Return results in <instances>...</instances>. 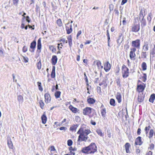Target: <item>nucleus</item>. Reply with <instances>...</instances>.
<instances>
[{
	"instance_id": "6e6552de",
	"label": "nucleus",
	"mask_w": 155,
	"mask_h": 155,
	"mask_svg": "<svg viewBox=\"0 0 155 155\" xmlns=\"http://www.w3.org/2000/svg\"><path fill=\"white\" fill-rule=\"evenodd\" d=\"M146 87L145 84H143V85L140 84L137 85V90L139 93L143 91Z\"/></svg>"
},
{
	"instance_id": "72a5a7b5",
	"label": "nucleus",
	"mask_w": 155,
	"mask_h": 155,
	"mask_svg": "<svg viewBox=\"0 0 155 155\" xmlns=\"http://www.w3.org/2000/svg\"><path fill=\"white\" fill-rule=\"evenodd\" d=\"M144 16H143V18L142 20L141 21L142 26L144 27L146 25V21L145 19H143Z\"/></svg>"
},
{
	"instance_id": "423d86ee",
	"label": "nucleus",
	"mask_w": 155,
	"mask_h": 155,
	"mask_svg": "<svg viewBox=\"0 0 155 155\" xmlns=\"http://www.w3.org/2000/svg\"><path fill=\"white\" fill-rule=\"evenodd\" d=\"M70 23L69 21L65 24L66 29L67 31V33L68 34H70L72 31V26L71 25H70L69 26H68Z\"/></svg>"
},
{
	"instance_id": "6e6d98bb",
	"label": "nucleus",
	"mask_w": 155,
	"mask_h": 155,
	"mask_svg": "<svg viewBox=\"0 0 155 155\" xmlns=\"http://www.w3.org/2000/svg\"><path fill=\"white\" fill-rule=\"evenodd\" d=\"M23 59L25 63H27L28 62V58L23 56Z\"/></svg>"
},
{
	"instance_id": "49530a36",
	"label": "nucleus",
	"mask_w": 155,
	"mask_h": 155,
	"mask_svg": "<svg viewBox=\"0 0 155 155\" xmlns=\"http://www.w3.org/2000/svg\"><path fill=\"white\" fill-rule=\"evenodd\" d=\"M73 142L71 140H68V146H71Z\"/></svg>"
},
{
	"instance_id": "680f3d73",
	"label": "nucleus",
	"mask_w": 155,
	"mask_h": 155,
	"mask_svg": "<svg viewBox=\"0 0 155 155\" xmlns=\"http://www.w3.org/2000/svg\"><path fill=\"white\" fill-rule=\"evenodd\" d=\"M127 0H122L121 2V5H124L125 3L127 2Z\"/></svg>"
},
{
	"instance_id": "bf43d9fd",
	"label": "nucleus",
	"mask_w": 155,
	"mask_h": 155,
	"mask_svg": "<svg viewBox=\"0 0 155 155\" xmlns=\"http://www.w3.org/2000/svg\"><path fill=\"white\" fill-rule=\"evenodd\" d=\"M116 83L118 85H119V86H120V79L118 78L116 80Z\"/></svg>"
},
{
	"instance_id": "8fccbe9b",
	"label": "nucleus",
	"mask_w": 155,
	"mask_h": 155,
	"mask_svg": "<svg viewBox=\"0 0 155 155\" xmlns=\"http://www.w3.org/2000/svg\"><path fill=\"white\" fill-rule=\"evenodd\" d=\"M101 63L100 61H98L97 63V65L98 69H100V66H101Z\"/></svg>"
},
{
	"instance_id": "aec40b11",
	"label": "nucleus",
	"mask_w": 155,
	"mask_h": 155,
	"mask_svg": "<svg viewBox=\"0 0 155 155\" xmlns=\"http://www.w3.org/2000/svg\"><path fill=\"white\" fill-rule=\"evenodd\" d=\"M17 100L19 104L22 103L23 101V97L22 95H19L17 97Z\"/></svg>"
},
{
	"instance_id": "a878e982",
	"label": "nucleus",
	"mask_w": 155,
	"mask_h": 155,
	"mask_svg": "<svg viewBox=\"0 0 155 155\" xmlns=\"http://www.w3.org/2000/svg\"><path fill=\"white\" fill-rule=\"evenodd\" d=\"M155 99V94H152L149 99V101L151 103H153V101Z\"/></svg>"
},
{
	"instance_id": "a18cd8bd",
	"label": "nucleus",
	"mask_w": 155,
	"mask_h": 155,
	"mask_svg": "<svg viewBox=\"0 0 155 155\" xmlns=\"http://www.w3.org/2000/svg\"><path fill=\"white\" fill-rule=\"evenodd\" d=\"M67 38L68 43L72 41V37L71 35L68 36L67 37Z\"/></svg>"
},
{
	"instance_id": "69168bd1",
	"label": "nucleus",
	"mask_w": 155,
	"mask_h": 155,
	"mask_svg": "<svg viewBox=\"0 0 155 155\" xmlns=\"http://www.w3.org/2000/svg\"><path fill=\"white\" fill-rule=\"evenodd\" d=\"M69 154H70V155H74L75 153L74 152H73L72 151H70V153Z\"/></svg>"
},
{
	"instance_id": "9b49d317",
	"label": "nucleus",
	"mask_w": 155,
	"mask_h": 155,
	"mask_svg": "<svg viewBox=\"0 0 155 155\" xmlns=\"http://www.w3.org/2000/svg\"><path fill=\"white\" fill-rule=\"evenodd\" d=\"M36 46V42L35 41H34L31 44L30 48L32 49V50H30V51L31 52H34L35 48Z\"/></svg>"
},
{
	"instance_id": "dca6fc26",
	"label": "nucleus",
	"mask_w": 155,
	"mask_h": 155,
	"mask_svg": "<svg viewBox=\"0 0 155 155\" xmlns=\"http://www.w3.org/2000/svg\"><path fill=\"white\" fill-rule=\"evenodd\" d=\"M116 98L119 103L121 101V95L120 93L117 92L116 95Z\"/></svg>"
},
{
	"instance_id": "f3484780",
	"label": "nucleus",
	"mask_w": 155,
	"mask_h": 155,
	"mask_svg": "<svg viewBox=\"0 0 155 155\" xmlns=\"http://www.w3.org/2000/svg\"><path fill=\"white\" fill-rule=\"evenodd\" d=\"M57 60L58 58L57 56L55 55H53L51 59L52 64L54 65L56 64L57 62Z\"/></svg>"
},
{
	"instance_id": "4be33fe9",
	"label": "nucleus",
	"mask_w": 155,
	"mask_h": 155,
	"mask_svg": "<svg viewBox=\"0 0 155 155\" xmlns=\"http://www.w3.org/2000/svg\"><path fill=\"white\" fill-rule=\"evenodd\" d=\"M41 120L42 123L44 124H45L47 121V118L45 114H43L41 116Z\"/></svg>"
},
{
	"instance_id": "4d7b16f0",
	"label": "nucleus",
	"mask_w": 155,
	"mask_h": 155,
	"mask_svg": "<svg viewBox=\"0 0 155 155\" xmlns=\"http://www.w3.org/2000/svg\"><path fill=\"white\" fill-rule=\"evenodd\" d=\"M56 150L54 146H51V151H54Z\"/></svg>"
},
{
	"instance_id": "5fc2aeb1",
	"label": "nucleus",
	"mask_w": 155,
	"mask_h": 155,
	"mask_svg": "<svg viewBox=\"0 0 155 155\" xmlns=\"http://www.w3.org/2000/svg\"><path fill=\"white\" fill-rule=\"evenodd\" d=\"M151 128V127L150 125H149L148 127H145L144 129V130L145 131H148L150 130Z\"/></svg>"
},
{
	"instance_id": "603ef678",
	"label": "nucleus",
	"mask_w": 155,
	"mask_h": 155,
	"mask_svg": "<svg viewBox=\"0 0 155 155\" xmlns=\"http://www.w3.org/2000/svg\"><path fill=\"white\" fill-rule=\"evenodd\" d=\"M154 147V145L153 144L151 143L150 145V147H149V149H150V150H152L153 149Z\"/></svg>"
},
{
	"instance_id": "79ce46f5",
	"label": "nucleus",
	"mask_w": 155,
	"mask_h": 155,
	"mask_svg": "<svg viewBox=\"0 0 155 155\" xmlns=\"http://www.w3.org/2000/svg\"><path fill=\"white\" fill-rule=\"evenodd\" d=\"M59 41L61 42H63L64 43H68V41L66 40V39L64 38H61L59 40Z\"/></svg>"
},
{
	"instance_id": "20e7f679",
	"label": "nucleus",
	"mask_w": 155,
	"mask_h": 155,
	"mask_svg": "<svg viewBox=\"0 0 155 155\" xmlns=\"http://www.w3.org/2000/svg\"><path fill=\"white\" fill-rule=\"evenodd\" d=\"M140 45V40L139 39H137L135 41H133L132 42V46L137 49H139Z\"/></svg>"
},
{
	"instance_id": "c9c22d12",
	"label": "nucleus",
	"mask_w": 155,
	"mask_h": 155,
	"mask_svg": "<svg viewBox=\"0 0 155 155\" xmlns=\"http://www.w3.org/2000/svg\"><path fill=\"white\" fill-rule=\"evenodd\" d=\"M61 92L60 91H57L55 93V96L56 98H58L60 97Z\"/></svg>"
},
{
	"instance_id": "9d476101",
	"label": "nucleus",
	"mask_w": 155,
	"mask_h": 155,
	"mask_svg": "<svg viewBox=\"0 0 155 155\" xmlns=\"http://www.w3.org/2000/svg\"><path fill=\"white\" fill-rule=\"evenodd\" d=\"M123 40V36L122 35V34H120L117 40V42L118 44V45L119 46L122 42Z\"/></svg>"
},
{
	"instance_id": "2eb2a0df",
	"label": "nucleus",
	"mask_w": 155,
	"mask_h": 155,
	"mask_svg": "<svg viewBox=\"0 0 155 155\" xmlns=\"http://www.w3.org/2000/svg\"><path fill=\"white\" fill-rule=\"evenodd\" d=\"M69 108L74 113H76L78 112L79 110L77 108L73 107L72 105L69 107Z\"/></svg>"
},
{
	"instance_id": "774afa93",
	"label": "nucleus",
	"mask_w": 155,
	"mask_h": 155,
	"mask_svg": "<svg viewBox=\"0 0 155 155\" xmlns=\"http://www.w3.org/2000/svg\"><path fill=\"white\" fill-rule=\"evenodd\" d=\"M152 152L151 151H149L147 154L146 155H152Z\"/></svg>"
},
{
	"instance_id": "5701e85b",
	"label": "nucleus",
	"mask_w": 155,
	"mask_h": 155,
	"mask_svg": "<svg viewBox=\"0 0 155 155\" xmlns=\"http://www.w3.org/2000/svg\"><path fill=\"white\" fill-rule=\"evenodd\" d=\"M78 125L77 124H74L72 125L70 128V130L72 131H75Z\"/></svg>"
},
{
	"instance_id": "bb28decb",
	"label": "nucleus",
	"mask_w": 155,
	"mask_h": 155,
	"mask_svg": "<svg viewBox=\"0 0 155 155\" xmlns=\"http://www.w3.org/2000/svg\"><path fill=\"white\" fill-rule=\"evenodd\" d=\"M41 45L40 38L38 39V41L37 48L38 50H40L41 48Z\"/></svg>"
},
{
	"instance_id": "3c124183",
	"label": "nucleus",
	"mask_w": 155,
	"mask_h": 155,
	"mask_svg": "<svg viewBox=\"0 0 155 155\" xmlns=\"http://www.w3.org/2000/svg\"><path fill=\"white\" fill-rule=\"evenodd\" d=\"M19 0H13V3L14 5L17 6Z\"/></svg>"
},
{
	"instance_id": "7ed1b4c3",
	"label": "nucleus",
	"mask_w": 155,
	"mask_h": 155,
	"mask_svg": "<svg viewBox=\"0 0 155 155\" xmlns=\"http://www.w3.org/2000/svg\"><path fill=\"white\" fill-rule=\"evenodd\" d=\"M89 147L90 153H94L97 151V146L94 143H91Z\"/></svg>"
},
{
	"instance_id": "c756f323",
	"label": "nucleus",
	"mask_w": 155,
	"mask_h": 155,
	"mask_svg": "<svg viewBox=\"0 0 155 155\" xmlns=\"http://www.w3.org/2000/svg\"><path fill=\"white\" fill-rule=\"evenodd\" d=\"M152 14L151 13H150L148 14V15L147 18L148 21H149V22H151L152 19Z\"/></svg>"
},
{
	"instance_id": "864d4df0",
	"label": "nucleus",
	"mask_w": 155,
	"mask_h": 155,
	"mask_svg": "<svg viewBox=\"0 0 155 155\" xmlns=\"http://www.w3.org/2000/svg\"><path fill=\"white\" fill-rule=\"evenodd\" d=\"M23 51L24 52H26L27 51V48L26 46H24L22 49Z\"/></svg>"
},
{
	"instance_id": "cd10ccee",
	"label": "nucleus",
	"mask_w": 155,
	"mask_h": 155,
	"mask_svg": "<svg viewBox=\"0 0 155 155\" xmlns=\"http://www.w3.org/2000/svg\"><path fill=\"white\" fill-rule=\"evenodd\" d=\"M56 23L59 27H61L63 25L62 21L60 19H59L57 21Z\"/></svg>"
},
{
	"instance_id": "de8ad7c7",
	"label": "nucleus",
	"mask_w": 155,
	"mask_h": 155,
	"mask_svg": "<svg viewBox=\"0 0 155 155\" xmlns=\"http://www.w3.org/2000/svg\"><path fill=\"white\" fill-rule=\"evenodd\" d=\"M84 79L85 80V81H86V83H87V85H88V79H87V77L86 76V74H85V73H84Z\"/></svg>"
},
{
	"instance_id": "2f4dec72",
	"label": "nucleus",
	"mask_w": 155,
	"mask_h": 155,
	"mask_svg": "<svg viewBox=\"0 0 155 155\" xmlns=\"http://www.w3.org/2000/svg\"><path fill=\"white\" fill-rule=\"evenodd\" d=\"M154 133V130L153 129H151L150 130V132H149V138L150 139L151 138H152L153 134Z\"/></svg>"
},
{
	"instance_id": "13d9d810",
	"label": "nucleus",
	"mask_w": 155,
	"mask_h": 155,
	"mask_svg": "<svg viewBox=\"0 0 155 155\" xmlns=\"http://www.w3.org/2000/svg\"><path fill=\"white\" fill-rule=\"evenodd\" d=\"M141 129L140 128H138L137 129V134L138 135H140L141 134Z\"/></svg>"
},
{
	"instance_id": "393cba45",
	"label": "nucleus",
	"mask_w": 155,
	"mask_h": 155,
	"mask_svg": "<svg viewBox=\"0 0 155 155\" xmlns=\"http://www.w3.org/2000/svg\"><path fill=\"white\" fill-rule=\"evenodd\" d=\"M51 77L52 78H54L55 77V67L54 66L53 67L52 69L51 74Z\"/></svg>"
},
{
	"instance_id": "e2e57ef3",
	"label": "nucleus",
	"mask_w": 155,
	"mask_h": 155,
	"mask_svg": "<svg viewBox=\"0 0 155 155\" xmlns=\"http://www.w3.org/2000/svg\"><path fill=\"white\" fill-rule=\"evenodd\" d=\"M60 130H65L66 129V128L64 127H62L60 128Z\"/></svg>"
},
{
	"instance_id": "f257e3e1",
	"label": "nucleus",
	"mask_w": 155,
	"mask_h": 155,
	"mask_svg": "<svg viewBox=\"0 0 155 155\" xmlns=\"http://www.w3.org/2000/svg\"><path fill=\"white\" fill-rule=\"evenodd\" d=\"M91 132L89 130H84L83 128L81 127L77 133V134H79L77 142V144L80 145L81 142H86L88 138L87 135Z\"/></svg>"
},
{
	"instance_id": "4468645a",
	"label": "nucleus",
	"mask_w": 155,
	"mask_h": 155,
	"mask_svg": "<svg viewBox=\"0 0 155 155\" xmlns=\"http://www.w3.org/2000/svg\"><path fill=\"white\" fill-rule=\"evenodd\" d=\"M110 68V65L108 61L104 65V69L106 71H109Z\"/></svg>"
},
{
	"instance_id": "7c9ffc66",
	"label": "nucleus",
	"mask_w": 155,
	"mask_h": 155,
	"mask_svg": "<svg viewBox=\"0 0 155 155\" xmlns=\"http://www.w3.org/2000/svg\"><path fill=\"white\" fill-rule=\"evenodd\" d=\"M49 48L50 50L53 52H55L56 51V49L54 48V46L50 45L49 46Z\"/></svg>"
},
{
	"instance_id": "58836bf2",
	"label": "nucleus",
	"mask_w": 155,
	"mask_h": 155,
	"mask_svg": "<svg viewBox=\"0 0 155 155\" xmlns=\"http://www.w3.org/2000/svg\"><path fill=\"white\" fill-rule=\"evenodd\" d=\"M39 104L40 105V107L41 109H43V107L44 106L45 104L42 100H40L39 101Z\"/></svg>"
},
{
	"instance_id": "6ab92c4d",
	"label": "nucleus",
	"mask_w": 155,
	"mask_h": 155,
	"mask_svg": "<svg viewBox=\"0 0 155 155\" xmlns=\"http://www.w3.org/2000/svg\"><path fill=\"white\" fill-rule=\"evenodd\" d=\"M130 146V144L128 143H127L125 144V147L127 153H130V151L129 150V148Z\"/></svg>"
},
{
	"instance_id": "f704fd0d",
	"label": "nucleus",
	"mask_w": 155,
	"mask_h": 155,
	"mask_svg": "<svg viewBox=\"0 0 155 155\" xmlns=\"http://www.w3.org/2000/svg\"><path fill=\"white\" fill-rule=\"evenodd\" d=\"M110 104L111 105L113 106H114L115 105V101L113 99H110Z\"/></svg>"
},
{
	"instance_id": "b1692460",
	"label": "nucleus",
	"mask_w": 155,
	"mask_h": 155,
	"mask_svg": "<svg viewBox=\"0 0 155 155\" xmlns=\"http://www.w3.org/2000/svg\"><path fill=\"white\" fill-rule=\"evenodd\" d=\"M8 145L10 149L13 148V144L10 138L8 140Z\"/></svg>"
},
{
	"instance_id": "052dcab7",
	"label": "nucleus",
	"mask_w": 155,
	"mask_h": 155,
	"mask_svg": "<svg viewBox=\"0 0 155 155\" xmlns=\"http://www.w3.org/2000/svg\"><path fill=\"white\" fill-rule=\"evenodd\" d=\"M131 51H132V52H134L136 50V48H132L130 49Z\"/></svg>"
},
{
	"instance_id": "4c0bfd02",
	"label": "nucleus",
	"mask_w": 155,
	"mask_h": 155,
	"mask_svg": "<svg viewBox=\"0 0 155 155\" xmlns=\"http://www.w3.org/2000/svg\"><path fill=\"white\" fill-rule=\"evenodd\" d=\"M37 66L38 68L40 70L41 68V62L40 61H39L38 63L37 64Z\"/></svg>"
},
{
	"instance_id": "473e14b6",
	"label": "nucleus",
	"mask_w": 155,
	"mask_h": 155,
	"mask_svg": "<svg viewBox=\"0 0 155 155\" xmlns=\"http://www.w3.org/2000/svg\"><path fill=\"white\" fill-rule=\"evenodd\" d=\"M101 112L102 116L103 117H105V115L106 113V109L105 108L102 109Z\"/></svg>"
},
{
	"instance_id": "39448f33",
	"label": "nucleus",
	"mask_w": 155,
	"mask_h": 155,
	"mask_svg": "<svg viewBox=\"0 0 155 155\" xmlns=\"http://www.w3.org/2000/svg\"><path fill=\"white\" fill-rule=\"evenodd\" d=\"M140 29V25L139 24H134L131 26V31L132 32H137Z\"/></svg>"
},
{
	"instance_id": "c85d7f7f",
	"label": "nucleus",
	"mask_w": 155,
	"mask_h": 155,
	"mask_svg": "<svg viewBox=\"0 0 155 155\" xmlns=\"http://www.w3.org/2000/svg\"><path fill=\"white\" fill-rule=\"evenodd\" d=\"M87 101L89 104H93L95 102V100L92 98H89L87 100Z\"/></svg>"
},
{
	"instance_id": "ddd939ff",
	"label": "nucleus",
	"mask_w": 155,
	"mask_h": 155,
	"mask_svg": "<svg viewBox=\"0 0 155 155\" xmlns=\"http://www.w3.org/2000/svg\"><path fill=\"white\" fill-rule=\"evenodd\" d=\"M89 147L88 146L83 148L81 150L82 152L85 154L90 153V151L89 149Z\"/></svg>"
},
{
	"instance_id": "ea45409f",
	"label": "nucleus",
	"mask_w": 155,
	"mask_h": 155,
	"mask_svg": "<svg viewBox=\"0 0 155 155\" xmlns=\"http://www.w3.org/2000/svg\"><path fill=\"white\" fill-rule=\"evenodd\" d=\"M37 84L39 90L41 91H42L43 90V89L41 87V82H37Z\"/></svg>"
},
{
	"instance_id": "412c9836",
	"label": "nucleus",
	"mask_w": 155,
	"mask_h": 155,
	"mask_svg": "<svg viewBox=\"0 0 155 155\" xmlns=\"http://www.w3.org/2000/svg\"><path fill=\"white\" fill-rule=\"evenodd\" d=\"M136 54L134 52L130 51V57L131 60H135V57Z\"/></svg>"
},
{
	"instance_id": "0e129e2a",
	"label": "nucleus",
	"mask_w": 155,
	"mask_h": 155,
	"mask_svg": "<svg viewBox=\"0 0 155 155\" xmlns=\"http://www.w3.org/2000/svg\"><path fill=\"white\" fill-rule=\"evenodd\" d=\"M82 32L80 30L79 31L77 34V37H78L79 36L81 33Z\"/></svg>"
},
{
	"instance_id": "a211bd4d",
	"label": "nucleus",
	"mask_w": 155,
	"mask_h": 155,
	"mask_svg": "<svg viewBox=\"0 0 155 155\" xmlns=\"http://www.w3.org/2000/svg\"><path fill=\"white\" fill-rule=\"evenodd\" d=\"M143 50L144 51H147L148 50V45L147 42H144V45L143 46Z\"/></svg>"
},
{
	"instance_id": "37998d69",
	"label": "nucleus",
	"mask_w": 155,
	"mask_h": 155,
	"mask_svg": "<svg viewBox=\"0 0 155 155\" xmlns=\"http://www.w3.org/2000/svg\"><path fill=\"white\" fill-rule=\"evenodd\" d=\"M143 100V98L142 96H139L138 97V101L140 102H142Z\"/></svg>"
},
{
	"instance_id": "e433bc0d",
	"label": "nucleus",
	"mask_w": 155,
	"mask_h": 155,
	"mask_svg": "<svg viewBox=\"0 0 155 155\" xmlns=\"http://www.w3.org/2000/svg\"><path fill=\"white\" fill-rule=\"evenodd\" d=\"M142 67L143 70H145L147 69V65L146 63L143 62L142 64Z\"/></svg>"
},
{
	"instance_id": "1a4fd4ad",
	"label": "nucleus",
	"mask_w": 155,
	"mask_h": 155,
	"mask_svg": "<svg viewBox=\"0 0 155 155\" xmlns=\"http://www.w3.org/2000/svg\"><path fill=\"white\" fill-rule=\"evenodd\" d=\"M143 143L141 137L139 136L136 139L135 143L136 145H141Z\"/></svg>"
},
{
	"instance_id": "09e8293b",
	"label": "nucleus",
	"mask_w": 155,
	"mask_h": 155,
	"mask_svg": "<svg viewBox=\"0 0 155 155\" xmlns=\"http://www.w3.org/2000/svg\"><path fill=\"white\" fill-rule=\"evenodd\" d=\"M147 75L146 74H143V76L142 77L143 81V82H145L147 79Z\"/></svg>"
},
{
	"instance_id": "0eeeda50",
	"label": "nucleus",
	"mask_w": 155,
	"mask_h": 155,
	"mask_svg": "<svg viewBox=\"0 0 155 155\" xmlns=\"http://www.w3.org/2000/svg\"><path fill=\"white\" fill-rule=\"evenodd\" d=\"M92 108L87 107L83 109V113L84 115H88L91 112Z\"/></svg>"
},
{
	"instance_id": "a19ab883",
	"label": "nucleus",
	"mask_w": 155,
	"mask_h": 155,
	"mask_svg": "<svg viewBox=\"0 0 155 155\" xmlns=\"http://www.w3.org/2000/svg\"><path fill=\"white\" fill-rule=\"evenodd\" d=\"M96 132L97 134L100 135V136L101 137H103V133L99 129L97 130H96Z\"/></svg>"
},
{
	"instance_id": "f8f14e48",
	"label": "nucleus",
	"mask_w": 155,
	"mask_h": 155,
	"mask_svg": "<svg viewBox=\"0 0 155 155\" xmlns=\"http://www.w3.org/2000/svg\"><path fill=\"white\" fill-rule=\"evenodd\" d=\"M45 101L46 103L49 102L51 101V97L50 95L48 94H45Z\"/></svg>"
},
{
	"instance_id": "338daca9",
	"label": "nucleus",
	"mask_w": 155,
	"mask_h": 155,
	"mask_svg": "<svg viewBox=\"0 0 155 155\" xmlns=\"http://www.w3.org/2000/svg\"><path fill=\"white\" fill-rule=\"evenodd\" d=\"M91 123L92 124L94 125H95L96 124V122H95L93 121V120H92L91 121Z\"/></svg>"
},
{
	"instance_id": "f03ea898",
	"label": "nucleus",
	"mask_w": 155,
	"mask_h": 155,
	"mask_svg": "<svg viewBox=\"0 0 155 155\" xmlns=\"http://www.w3.org/2000/svg\"><path fill=\"white\" fill-rule=\"evenodd\" d=\"M129 69L125 65H123L122 67V73L123 78H127L129 76Z\"/></svg>"
},
{
	"instance_id": "c03bdc74",
	"label": "nucleus",
	"mask_w": 155,
	"mask_h": 155,
	"mask_svg": "<svg viewBox=\"0 0 155 155\" xmlns=\"http://www.w3.org/2000/svg\"><path fill=\"white\" fill-rule=\"evenodd\" d=\"M145 51L142 52L141 53V56L142 58H146L147 54L146 52Z\"/></svg>"
}]
</instances>
